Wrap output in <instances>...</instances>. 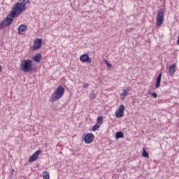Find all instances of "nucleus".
<instances>
[{
	"mask_svg": "<svg viewBox=\"0 0 179 179\" xmlns=\"http://www.w3.org/2000/svg\"><path fill=\"white\" fill-rule=\"evenodd\" d=\"M42 177L43 179H50V173H48L47 171H45L42 173Z\"/></svg>",
	"mask_w": 179,
	"mask_h": 179,
	"instance_id": "2eb2a0df",
	"label": "nucleus"
},
{
	"mask_svg": "<svg viewBox=\"0 0 179 179\" xmlns=\"http://www.w3.org/2000/svg\"><path fill=\"white\" fill-rule=\"evenodd\" d=\"M12 171H15V170H14V169H13V170H12Z\"/></svg>",
	"mask_w": 179,
	"mask_h": 179,
	"instance_id": "b1692460",
	"label": "nucleus"
},
{
	"mask_svg": "<svg viewBox=\"0 0 179 179\" xmlns=\"http://www.w3.org/2000/svg\"><path fill=\"white\" fill-rule=\"evenodd\" d=\"M42 58H43V56H41V55L38 53L32 57L33 61H34V62H37L38 64H40Z\"/></svg>",
	"mask_w": 179,
	"mask_h": 179,
	"instance_id": "f8f14e48",
	"label": "nucleus"
},
{
	"mask_svg": "<svg viewBox=\"0 0 179 179\" xmlns=\"http://www.w3.org/2000/svg\"><path fill=\"white\" fill-rule=\"evenodd\" d=\"M43 43V39L38 38L34 41V45L32 46L33 51H36V50H38L41 48V44Z\"/></svg>",
	"mask_w": 179,
	"mask_h": 179,
	"instance_id": "423d86ee",
	"label": "nucleus"
},
{
	"mask_svg": "<svg viewBox=\"0 0 179 179\" xmlns=\"http://www.w3.org/2000/svg\"><path fill=\"white\" fill-rule=\"evenodd\" d=\"M2 71V66L0 65V73Z\"/></svg>",
	"mask_w": 179,
	"mask_h": 179,
	"instance_id": "5701e85b",
	"label": "nucleus"
},
{
	"mask_svg": "<svg viewBox=\"0 0 179 179\" xmlns=\"http://www.w3.org/2000/svg\"><path fill=\"white\" fill-rule=\"evenodd\" d=\"M41 153V150H37L35 152L29 159V163H33L38 159V155Z\"/></svg>",
	"mask_w": 179,
	"mask_h": 179,
	"instance_id": "1a4fd4ad",
	"label": "nucleus"
},
{
	"mask_svg": "<svg viewBox=\"0 0 179 179\" xmlns=\"http://www.w3.org/2000/svg\"><path fill=\"white\" fill-rule=\"evenodd\" d=\"M143 156L144 157H149V153H148L145 149L143 150Z\"/></svg>",
	"mask_w": 179,
	"mask_h": 179,
	"instance_id": "6ab92c4d",
	"label": "nucleus"
},
{
	"mask_svg": "<svg viewBox=\"0 0 179 179\" xmlns=\"http://www.w3.org/2000/svg\"><path fill=\"white\" fill-rule=\"evenodd\" d=\"M132 89L131 87H127L125 90H123V92L120 94L122 97H127V96L129 95V92H131Z\"/></svg>",
	"mask_w": 179,
	"mask_h": 179,
	"instance_id": "9d476101",
	"label": "nucleus"
},
{
	"mask_svg": "<svg viewBox=\"0 0 179 179\" xmlns=\"http://www.w3.org/2000/svg\"><path fill=\"white\" fill-rule=\"evenodd\" d=\"M64 93H65V88L62 86H59L52 94L50 101L54 102L59 100V99H62Z\"/></svg>",
	"mask_w": 179,
	"mask_h": 179,
	"instance_id": "7ed1b4c3",
	"label": "nucleus"
},
{
	"mask_svg": "<svg viewBox=\"0 0 179 179\" xmlns=\"http://www.w3.org/2000/svg\"><path fill=\"white\" fill-rule=\"evenodd\" d=\"M151 96H152V97H154V99H156L157 97V94L156 92H152L151 94Z\"/></svg>",
	"mask_w": 179,
	"mask_h": 179,
	"instance_id": "412c9836",
	"label": "nucleus"
},
{
	"mask_svg": "<svg viewBox=\"0 0 179 179\" xmlns=\"http://www.w3.org/2000/svg\"><path fill=\"white\" fill-rule=\"evenodd\" d=\"M105 63L106 64L107 68H111L113 66L111 64L108 63V61H107L106 59L105 60Z\"/></svg>",
	"mask_w": 179,
	"mask_h": 179,
	"instance_id": "aec40b11",
	"label": "nucleus"
},
{
	"mask_svg": "<svg viewBox=\"0 0 179 179\" xmlns=\"http://www.w3.org/2000/svg\"><path fill=\"white\" fill-rule=\"evenodd\" d=\"M96 124L99 125H102L103 124V116H99L96 119Z\"/></svg>",
	"mask_w": 179,
	"mask_h": 179,
	"instance_id": "f3484780",
	"label": "nucleus"
},
{
	"mask_svg": "<svg viewBox=\"0 0 179 179\" xmlns=\"http://www.w3.org/2000/svg\"><path fill=\"white\" fill-rule=\"evenodd\" d=\"M20 69L22 72H31L33 71V60L22 59L20 63Z\"/></svg>",
	"mask_w": 179,
	"mask_h": 179,
	"instance_id": "f03ea898",
	"label": "nucleus"
},
{
	"mask_svg": "<svg viewBox=\"0 0 179 179\" xmlns=\"http://www.w3.org/2000/svg\"><path fill=\"white\" fill-rule=\"evenodd\" d=\"M164 22V10L159 9L157 15L156 26L157 27H161Z\"/></svg>",
	"mask_w": 179,
	"mask_h": 179,
	"instance_id": "20e7f679",
	"label": "nucleus"
},
{
	"mask_svg": "<svg viewBox=\"0 0 179 179\" xmlns=\"http://www.w3.org/2000/svg\"><path fill=\"white\" fill-rule=\"evenodd\" d=\"M116 139H120V138H124V133L122 131H117L115 134Z\"/></svg>",
	"mask_w": 179,
	"mask_h": 179,
	"instance_id": "dca6fc26",
	"label": "nucleus"
},
{
	"mask_svg": "<svg viewBox=\"0 0 179 179\" xmlns=\"http://www.w3.org/2000/svg\"><path fill=\"white\" fill-rule=\"evenodd\" d=\"M26 30H27V26H26V24H21L18 27L19 34H23Z\"/></svg>",
	"mask_w": 179,
	"mask_h": 179,
	"instance_id": "ddd939ff",
	"label": "nucleus"
},
{
	"mask_svg": "<svg viewBox=\"0 0 179 179\" xmlns=\"http://www.w3.org/2000/svg\"><path fill=\"white\" fill-rule=\"evenodd\" d=\"M94 139V134L90 133L85 136L84 141L85 143H92Z\"/></svg>",
	"mask_w": 179,
	"mask_h": 179,
	"instance_id": "6e6552de",
	"label": "nucleus"
},
{
	"mask_svg": "<svg viewBox=\"0 0 179 179\" xmlns=\"http://www.w3.org/2000/svg\"><path fill=\"white\" fill-rule=\"evenodd\" d=\"M176 68H177V64H173L169 66V72L171 76H173V75H174V73H176Z\"/></svg>",
	"mask_w": 179,
	"mask_h": 179,
	"instance_id": "9b49d317",
	"label": "nucleus"
},
{
	"mask_svg": "<svg viewBox=\"0 0 179 179\" xmlns=\"http://www.w3.org/2000/svg\"><path fill=\"white\" fill-rule=\"evenodd\" d=\"M80 61L81 62H86L87 64H91L92 63V58L89 57V55L87 54H83L80 57Z\"/></svg>",
	"mask_w": 179,
	"mask_h": 179,
	"instance_id": "0eeeda50",
	"label": "nucleus"
},
{
	"mask_svg": "<svg viewBox=\"0 0 179 179\" xmlns=\"http://www.w3.org/2000/svg\"><path fill=\"white\" fill-rule=\"evenodd\" d=\"M124 111H125V106L124 104H120L118 109H117L115 112L116 118H122V116L124 115Z\"/></svg>",
	"mask_w": 179,
	"mask_h": 179,
	"instance_id": "39448f33",
	"label": "nucleus"
},
{
	"mask_svg": "<svg viewBox=\"0 0 179 179\" xmlns=\"http://www.w3.org/2000/svg\"><path fill=\"white\" fill-rule=\"evenodd\" d=\"M100 127H101V126L96 123V124H94L93 126L92 131H97V129H99V128H100Z\"/></svg>",
	"mask_w": 179,
	"mask_h": 179,
	"instance_id": "a211bd4d",
	"label": "nucleus"
},
{
	"mask_svg": "<svg viewBox=\"0 0 179 179\" xmlns=\"http://www.w3.org/2000/svg\"><path fill=\"white\" fill-rule=\"evenodd\" d=\"M162 73H159V76L156 78V85H155V89H159L160 87V83L162 82Z\"/></svg>",
	"mask_w": 179,
	"mask_h": 179,
	"instance_id": "4468645a",
	"label": "nucleus"
},
{
	"mask_svg": "<svg viewBox=\"0 0 179 179\" xmlns=\"http://www.w3.org/2000/svg\"><path fill=\"white\" fill-rule=\"evenodd\" d=\"M83 87H85V89H86V87H89V83H85L83 84Z\"/></svg>",
	"mask_w": 179,
	"mask_h": 179,
	"instance_id": "4be33fe9",
	"label": "nucleus"
},
{
	"mask_svg": "<svg viewBox=\"0 0 179 179\" xmlns=\"http://www.w3.org/2000/svg\"><path fill=\"white\" fill-rule=\"evenodd\" d=\"M27 5H30V0H19L12 8L11 11L8 14V17L3 20L1 24L0 29H5V27L12 24L13 19L19 17L22 13L27 10Z\"/></svg>",
	"mask_w": 179,
	"mask_h": 179,
	"instance_id": "f257e3e1",
	"label": "nucleus"
}]
</instances>
